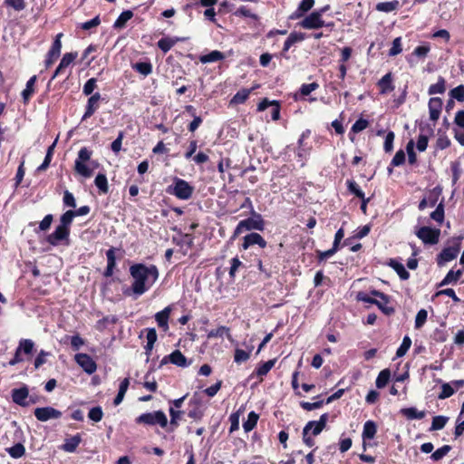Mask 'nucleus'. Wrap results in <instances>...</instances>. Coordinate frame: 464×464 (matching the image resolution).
I'll return each mask as SVG.
<instances>
[{"label": "nucleus", "instance_id": "f257e3e1", "mask_svg": "<svg viewBox=\"0 0 464 464\" xmlns=\"http://www.w3.org/2000/svg\"><path fill=\"white\" fill-rule=\"evenodd\" d=\"M130 273L133 278L131 290L136 295L144 294L159 277V271L155 266L133 265L130 268Z\"/></svg>", "mask_w": 464, "mask_h": 464}, {"label": "nucleus", "instance_id": "f03ea898", "mask_svg": "<svg viewBox=\"0 0 464 464\" xmlns=\"http://www.w3.org/2000/svg\"><path fill=\"white\" fill-rule=\"evenodd\" d=\"M194 188L184 179L175 178L174 184L167 188V192L179 199L187 200L191 198Z\"/></svg>", "mask_w": 464, "mask_h": 464}, {"label": "nucleus", "instance_id": "7ed1b4c3", "mask_svg": "<svg viewBox=\"0 0 464 464\" xmlns=\"http://www.w3.org/2000/svg\"><path fill=\"white\" fill-rule=\"evenodd\" d=\"M136 421L148 425L159 424L162 428L166 427L168 424L167 417L161 411L141 414L137 418Z\"/></svg>", "mask_w": 464, "mask_h": 464}, {"label": "nucleus", "instance_id": "20e7f679", "mask_svg": "<svg viewBox=\"0 0 464 464\" xmlns=\"http://www.w3.org/2000/svg\"><path fill=\"white\" fill-rule=\"evenodd\" d=\"M264 222L261 217L258 215L256 218H248L241 220L234 231V237H237L245 230H263Z\"/></svg>", "mask_w": 464, "mask_h": 464}, {"label": "nucleus", "instance_id": "39448f33", "mask_svg": "<svg viewBox=\"0 0 464 464\" xmlns=\"http://www.w3.org/2000/svg\"><path fill=\"white\" fill-rule=\"evenodd\" d=\"M416 236L424 243L435 245L439 242L440 230L430 227H421L416 232Z\"/></svg>", "mask_w": 464, "mask_h": 464}, {"label": "nucleus", "instance_id": "423d86ee", "mask_svg": "<svg viewBox=\"0 0 464 464\" xmlns=\"http://www.w3.org/2000/svg\"><path fill=\"white\" fill-rule=\"evenodd\" d=\"M299 25L304 29H319L325 25L324 21L322 19L321 12L314 11L309 15L305 16Z\"/></svg>", "mask_w": 464, "mask_h": 464}, {"label": "nucleus", "instance_id": "0eeeda50", "mask_svg": "<svg viewBox=\"0 0 464 464\" xmlns=\"http://www.w3.org/2000/svg\"><path fill=\"white\" fill-rule=\"evenodd\" d=\"M34 413L35 418L40 421L59 419L62 416V412L53 407L36 408Z\"/></svg>", "mask_w": 464, "mask_h": 464}, {"label": "nucleus", "instance_id": "6e6552de", "mask_svg": "<svg viewBox=\"0 0 464 464\" xmlns=\"http://www.w3.org/2000/svg\"><path fill=\"white\" fill-rule=\"evenodd\" d=\"M75 361L89 374L96 371L97 365L95 362L86 353L76 354Z\"/></svg>", "mask_w": 464, "mask_h": 464}, {"label": "nucleus", "instance_id": "1a4fd4ad", "mask_svg": "<svg viewBox=\"0 0 464 464\" xmlns=\"http://www.w3.org/2000/svg\"><path fill=\"white\" fill-rule=\"evenodd\" d=\"M70 234V228L59 225L55 230L47 237V242L52 246H56L59 241L67 239Z\"/></svg>", "mask_w": 464, "mask_h": 464}, {"label": "nucleus", "instance_id": "9d476101", "mask_svg": "<svg viewBox=\"0 0 464 464\" xmlns=\"http://www.w3.org/2000/svg\"><path fill=\"white\" fill-rule=\"evenodd\" d=\"M63 37V34L60 33L56 35L54 42L48 53V58L46 60V67L51 66L53 62L59 57L61 53L62 43L61 38Z\"/></svg>", "mask_w": 464, "mask_h": 464}, {"label": "nucleus", "instance_id": "9b49d317", "mask_svg": "<svg viewBox=\"0 0 464 464\" xmlns=\"http://www.w3.org/2000/svg\"><path fill=\"white\" fill-rule=\"evenodd\" d=\"M459 252V242L456 244L454 246H449L444 248L438 257V264L440 266L446 262H450L456 258L458 253Z\"/></svg>", "mask_w": 464, "mask_h": 464}, {"label": "nucleus", "instance_id": "f8f14e48", "mask_svg": "<svg viewBox=\"0 0 464 464\" xmlns=\"http://www.w3.org/2000/svg\"><path fill=\"white\" fill-rule=\"evenodd\" d=\"M29 395V390L26 386H23L19 389H14L12 391V400L14 403L25 407L29 403L25 401Z\"/></svg>", "mask_w": 464, "mask_h": 464}, {"label": "nucleus", "instance_id": "ddd939ff", "mask_svg": "<svg viewBox=\"0 0 464 464\" xmlns=\"http://www.w3.org/2000/svg\"><path fill=\"white\" fill-rule=\"evenodd\" d=\"M258 245L260 247L264 248L266 246V240L257 233H250L244 237V242L242 246L244 249H247L250 246Z\"/></svg>", "mask_w": 464, "mask_h": 464}, {"label": "nucleus", "instance_id": "4468645a", "mask_svg": "<svg viewBox=\"0 0 464 464\" xmlns=\"http://www.w3.org/2000/svg\"><path fill=\"white\" fill-rule=\"evenodd\" d=\"M442 108V101L440 98L434 97L430 98L429 101V111H430V119L433 121H436L440 114Z\"/></svg>", "mask_w": 464, "mask_h": 464}, {"label": "nucleus", "instance_id": "2eb2a0df", "mask_svg": "<svg viewBox=\"0 0 464 464\" xmlns=\"http://www.w3.org/2000/svg\"><path fill=\"white\" fill-rule=\"evenodd\" d=\"M101 100V94L99 92H95L92 94L87 102L85 113L82 116V121H85L90 118L95 111L98 109V102Z\"/></svg>", "mask_w": 464, "mask_h": 464}, {"label": "nucleus", "instance_id": "dca6fc26", "mask_svg": "<svg viewBox=\"0 0 464 464\" xmlns=\"http://www.w3.org/2000/svg\"><path fill=\"white\" fill-rule=\"evenodd\" d=\"M314 5V0H302L296 11L290 15V19L295 20L301 18L305 13L310 11Z\"/></svg>", "mask_w": 464, "mask_h": 464}, {"label": "nucleus", "instance_id": "f3484780", "mask_svg": "<svg viewBox=\"0 0 464 464\" xmlns=\"http://www.w3.org/2000/svg\"><path fill=\"white\" fill-rule=\"evenodd\" d=\"M171 312V307L167 306L162 311L157 313L155 314V319L158 323L159 327L162 328L164 331H167L169 329V317Z\"/></svg>", "mask_w": 464, "mask_h": 464}, {"label": "nucleus", "instance_id": "a211bd4d", "mask_svg": "<svg viewBox=\"0 0 464 464\" xmlns=\"http://www.w3.org/2000/svg\"><path fill=\"white\" fill-rule=\"evenodd\" d=\"M76 57H77V53H65L63 55V59L61 60L60 64L56 68L54 74L53 76V79L55 78L63 71V69L69 66Z\"/></svg>", "mask_w": 464, "mask_h": 464}, {"label": "nucleus", "instance_id": "6ab92c4d", "mask_svg": "<svg viewBox=\"0 0 464 464\" xmlns=\"http://www.w3.org/2000/svg\"><path fill=\"white\" fill-rule=\"evenodd\" d=\"M401 412L409 420H421L426 415L425 411H418L414 407L401 409Z\"/></svg>", "mask_w": 464, "mask_h": 464}, {"label": "nucleus", "instance_id": "aec40b11", "mask_svg": "<svg viewBox=\"0 0 464 464\" xmlns=\"http://www.w3.org/2000/svg\"><path fill=\"white\" fill-rule=\"evenodd\" d=\"M82 438L80 434H76L70 439H67L62 449L66 452H74L78 445L81 443Z\"/></svg>", "mask_w": 464, "mask_h": 464}, {"label": "nucleus", "instance_id": "412c9836", "mask_svg": "<svg viewBox=\"0 0 464 464\" xmlns=\"http://www.w3.org/2000/svg\"><path fill=\"white\" fill-rule=\"evenodd\" d=\"M169 362L179 367H186L188 365L187 358L179 350H175L169 354Z\"/></svg>", "mask_w": 464, "mask_h": 464}, {"label": "nucleus", "instance_id": "4be33fe9", "mask_svg": "<svg viewBox=\"0 0 464 464\" xmlns=\"http://www.w3.org/2000/svg\"><path fill=\"white\" fill-rule=\"evenodd\" d=\"M389 266L396 271L401 279L407 280L409 278L410 274L401 263H399L394 259H391Z\"/></svg>", "mask_w": 464, "mask_h": 464}, {"label": "nucleus", "instance_id": "5701e85b", "mask_svg": "<svg viewBox=\"0 0 464 464\" xmlns=\"http://www.w3.org/2000/svg\"><path fill=\"white\" fill-rule=\"evenodd\" d=\"M382 93L392 92L394 86L392 83V73H386L378 82Z\"/></svg>", "mask_w": 464, "mask_h": 464}, {"label": "nucleus", "instance_id": "b1692460", "mask_svg": "<svg viewBox=\"0 0 464 464\" xmlns=\"http://www.w3.org/2000/svg\"><path fill=\"white\" fill-rule=\"evenodd\" d=\"M224 58H225V55L223 53H221L220 51L215 50V51L210 52L208 54L202 55L199 60L202 63H213V62H217L219 60H223Z\"/></svg>", "mask_w": 464, "mask_h": 464}, {"label": "nucleus", "instance_id": "393cba45", "mask_svg": "<svg viewBox=\"0 0 464 464\" xmlns=\"http://www.w3.org/2000/svg\"><path fill=\"white\" fill-rule=\"evenodd\" d=\"M376 431H377L376 424L372 420H368L364 423V426H363L362 438L364 440L365 439L372 440L374 438Z\"/></svg>", "mask_w": 464, "mask_h": 464}, {"label": "nucleus", "instance_id": "a878e982", "mask_svg": "<svg viewBox=\"0 0 464 464\" xmlns=\"http://www.w3.org/2000/svg\"><path fill=\"white\" fill-rule=\"evenodd\" d=\"M461 275L462 270L460 269L457 271H449L444 279L440 283L439 286H443L449 284L456 283L460 278Z\"/></svg>", "mask_w": 464, "mask_h": 464}, {"label": "nucleus", "instance_id": "bb28decb", "mask_svg": "<svg viewBox=\"0 0 464 464\" xmlns=\"http://www.w3.org/2000/svg\"><path fill=\"white\" fill-rule=\"evenodd\" d=\"M304 39V34L302 33H291L284 44V51L286 52L295 43L301 42Z\"/></svg>", "mask_w": 464, "mask_h": 464}, {"label": "nucleus", "instance_id": "cd10ccee", "mask_svg": "<svg viewBox=\"0 0 464 464\" xmlns=\"http://www.w3.org/2000/svg\"><path fill=\"white\" fill-rule=\"evenodd\" d=\"M181 39L179 38H169V37H166V38H161L159 42H158V46L159 48L164 52V53H167L169 52L174 45L177 42L180 41Z\"/></svg>", "mask_w": 464, "mask_h": 464}, {"label": "nucleus", "instance_id": "c85d7f7f", "mask_svg": "<svg viewBox=\"0 0 464 464\" xmlns=\"http://www.w3.org/2000/svg\"><path fill=\"white\" fill-rule=\"evenodd\" d=\"M133 16V13L130 10H127L122 12L118 19L115 21L113 27L116 29L123 28L126 23L131 19Z\"/></svg>", "mask_w": 464, "mask_h": 464}, {"label": "nucleus", "instance_id": "c756f323", "mask_svg": "<svg viewBox=\"0 0 464 464\" xmlns=\"http://www.w3.org/2000/svg\"><path fill=\"white\" fill-rule=\"evenodd\" d=\"M56 142H57V139L48 148L46 155H45V158L44 160V162L37 169L38 171H44V170H45L49 167L50 162L52 160V157H53V150L55 148Z\"/></svg>", "mask_w": 464, "mask_h": 464}, {"label": "nucleus", "instance_id": "7c9ffc66", "mask_svg": "<svg viewBox=\"0 0 464 464\" xmlns=\"http://www.w3.org/2000/svg\"><path fill=\"white\" fill-rule=\"evenodd\" d=\"M390 377L391 372L389 369L381 371L375 382L376 387L379 389L385 387L390 380Z\"/></svg>", "mask_w": 464, "mask_h": 464}, {"label": "nucleus", "instance_id": "2f4dec72", "mask_svg": "<svg viewBox=\"0 0 464 464\" xmlns=\"http://www.w3.org/2000/svg\"><path fill=\"white\" fill-rule=\"evenodd\" d=\"M445 83H446V82H445L444 78L441 76L439 77L437 83L430 86L429 91H428L429 94L432 95V94H436V93H444L446 91Z\"/></svg>", "mask_w": 464, "mask_h": 464}, {"label": "nucleus", "instance_id": "473e14b6", "mask_svg": "<svg viewBox=\"0 0 464 464\" xmlns=\"http://www.w3.org/2000/svg\"><path fill=\"white\" fill-rule=\"evenodd\" d=\"M399 6V1L394 0L391 2H382L377 4L376 9L380 12L389 13L394 11Z\"/></svg>", "mask_w": 464, "mask_h": 464}, {"label": "nucleus", "instance_id": "72a5a7b5", "mask_svg": "<svg viewBox=\"0 0 464 464\" xmlns=\"http://www.w3.org/2000/svg\"><path fill=\"white\" fill-rule=\"evenodd\" d=\"M94 183L102 193L105 194L108 192V181L104 174L99 173L95 178Z\"/></svg>", "mask_w": 464, "mask_h": 464}, {"label": "nucleus", "instance_id": "f704fd0d", "mask_svg": "<svg viewBox=\"0 0 464 464\" xmlns=\"http://www.w3.org/2000/svg\"><path fill=\"white\" fill-rule=\"evenodd\" d=\"M258 418H259L258 415L256 412H254V411H251L248 414L246 421H245L243 423V428H244L246 432H248V431L252 430L255 428V426L257 423Z\"/></svg>", "mask_w": 464, "mask_h": 464}, {"label": "nucleus", "instance_id": "c9c22d12", "mask_svg": "<svg viewBox=\"0 0 464 464\" xmlns=\"http://www.w3.org/2000/svg\"><path fill=\"white\" fill-rule=\"evenodd\" d=\"M35 81H36V76L31 77L26 83L25 89L23 91L22 96H23L24 102H26L29 100V98L31 97V95L33 94V92L34 91V85L35 83Z\"/></svg>", "mask_w": 464, "mask_h": 464}, {"label": "nucleus", "instance_id": "e433bc0d", "mask_svg": "<svg viewBox=\"0 0 464 464\" xmlns=\"http://www.w3.org/2000/svg\"><path fill=\"white\" fill-rule=\"evenodd\" d=\"M34 343L30 339H22L19 343V346L17 347V350L20 353H24L25 354H30L33 352Z\"/></svg>", "mask_w": 464, "mask_h": 464}, {"label": "nucleus", "instance_id": "4c0bfd02", "mask_svg": "<svg viewBox=\"0 0 464 464\" xmlns=\"http://www.w3.org/2000/svg\"><path fill=\"white\" fill-rule=\"evenodd\" d=\"M227 334V338L230 339L229 328L226 326H220L217 329L211 330L208 333V339L215 338V337H223V335Z\"/></svg>", "mask_w": 464, "mask_h": 464}, {"label": "nucleus", "instance_id": "58836bf2", "mask_svg": "<svg viewBox=\"0 0 464 464\" xmlns=\"http://www.w3.org/2000/svg\"><path fill=\"white\" fill-rule=\"evenodd\" d=\"M7 451L12 458L17 459L24 455L25 449L23 444L16 443L13 447L7 449Z\"/></svg>", "mask_w": 464, "mask_h": 464}, {"label": "nucleus", "instance_id": "ea45409f", "mask_svg": "<svg viewBox=\"0 0 464 464\" xmlns=\"http://www.w3.org/2000/svg\"><path fill=\"white\" fill-rule=\"evenodd\" d=\"M133 69L140 74L147 76L152 72V65L150 63H137L133 65Z\"/></svg>", "mask_w": 464, "mask_h": 464}, {"label": "nucleus", "instance_id": "a19ab883", "mask_svg": "<svg viewBox=\"0 0 464 464\" xmlns=\"http://www.w3.org/2000/svg\"><path fill=\"white\" fill-rule=\"evenodd\" d=\"M448 418L445 416H435L432 420L430 430H439L445 427Z\"/></svg>", "mask_w": 464, "mask_h": 464}, {"label": "nucleus", "instance_id": "79ce46f5", "mask_svg": "<svg viewBox=\"0 0 464 464\" xmlns=\"http://www.w3.org/2000/svg\"><path fill=\"white\" fill-rule=\"evenodd\" d=\"M75 170L85 178H89L92 175V170L83 162H81V160H75Z\"/></svg>", "mask_w": 464, "mask_h": 464}, {"label": "nucleus", "instance_id": "37998d69", "mask_svg": "<svg viewBox=\"0 0 464 464\" xmlns=\"http://www.w3.org/2000/svg\"><path fill=\"white\" fill-rule=\"evenodd\" d=\"M411 345V338L409 336H404L401 346L398 348V350L396 352L397 357H402L403 355H405L406 353L408 352V350L410 349Z\"/></svg>", "mask_w": 464, "mask_h": 464}, {"label": "nucleus", "instance_id": "c03bdc74", "mask_svg": "<svg viewBox=\"0 0 464 464\" xmlns=\"http://www.w3.org/2000/svg\"><path fill=\"white\" fill-rule=\"evenodd\" d=\"M451 450V447L449 445H444L443 447L438 449L431 454V459L435 461L440 460L443 457H445L450 450Z\"/></svg>", "mask_w": 464, "mask_h": 464}, {"label": "nucleus", "instance_id": "a18cd8bd", "mask_svg": "<svg viewBox=\"0 0 464 464\" xmlns=\"http://www.w3.org/2000/svg\"><path fill=\"white\" fill-rule=\"evenodd\" d=\"M250 94V91L247 89H243L236 93V95L232 98L231 102L233 103H243L248 98Z\"/></svg>", "mask_w": 464, "mask_h": 464}, {"label": "nucleus", "instance_id": "49530a36", "mask_svg": "<svg viewBox=\"0 0 464 464\" xmlns=\"http://www.w3.org/2000/svg\"><path fill=\"white\" fill-rule=\"evenodd\" d=\"M314 421H309L303 430V440L304 442L309 446L312 447L314 444V441L312 438H310L307 434L310 430L314 427Z\"/></svg>", "mask_w": 464, "mask_h": 464}, {"label": "nucleus", "instance_id": "de8ad7c7", "mask_svg": "<svg viewBox=\"0 0 464 464\" xmlns=\"http://www.w3.org/2000/svg\"><path fill=\"white\" fill-rule=\"evenodd\" d=\"M455 390L450 383H443L441 386V392L438 395L440 400H444L453 395Z\"/></svg>", "mask_w": 464, "mask_h": 464}, {"label": "nucleus", "instance_id": "09e8293b", "mask_svg": "<svg viewBox=\"0 0 464 464\" xmlns=\"http://www.w3.org/2000/svg\"><path fill=\"white\" fill-rule=\"evenodd\" d=\"M428 317V313L425 309H420L416 315L415 318V328L419 329L423 326L426 323Z\"/></svg>", "mask_w": 464, "mask_h": 464}, {"label": "nucleus", "instance_id": "8fccbe9b", "mask_svg": "<svg viewBox=\"0 0 464 464\" xmlns=\"http://www.w3.org/2000/svg\"><path fill=\"white\" fill-rule=\"evenodd\" d=\"M430 218L436 222L442 223L444 219V208L441 203L438 205L436 209L430 214Z\"/></svg>", "mask_w": 464, "mask_h": 464}, {"label": "nucleus", "instance_id": "3c124183", "mask_svg": "<svg viewBox=\"0 0 464 464\" xmlns=\"http://www.w3.org/2000/svg\"><path fill=\"white\" fill-rule=\"evenodd\" d=\"M102 410L99 406L92 408L88 413V417L95 422L102 420Z\"/></svg>", "mask_w": 464, "mask_h": 464}, {"label": "nucleus", "instance_id": "603ef678", "mask_svg": "<svg viewBox=\"0 0 464 464\" xmlns=\"http://www.w3.org/2000/svg\"><path fill=\"white\" fill-rule=\"evenodd\" d=\"M74 217L75 216L73 210H67L64 214L62 215L60 218V225L65 227H69Z\"/></svg>", "mask_w": 464, "mask_h": 464}, {"label": "nucleus", "instance_id": "864d4df0", "mask_svg": "<svg viewBox=\"0 0 464 464\" xmlns=\"http://www.w3.org/2000/svg\"><path fill=\"white\" fill-rule=\"evenodd\" d=\"M451 98L456 99L458 102L464 101V85H459L450 92Z\"/></svg>", "mask_w": 464, "mask_h": 464}, {"label": "nucleus", "instance_id": "5fc2aeb1", "mask_svg": "<svg viewBox=\"0 0 464 464\" xmlns=\"http://www.w3.org/2000/svg\"><path fill=\"white\" fill-rule=\"evenodd\" d=\"M276 360H269L263 363L256 371V374L260 377L266 375L274 366Z\"/></svg>", "mask_w": 464, "mask_h": 464}, {"label": "nucleus", "instance_id": "6e6d98bb", "mask_svg": "<svg viewBox=\"0 0 464 464\" xmlns=\"http://www.w3.org/2000/svg\"><path fill=\"white\" fill-rule=\"evenodd\" d=\"M406 150L408 154V160L410 164H414L417 160L416 153L414 152V142L412 140H411L407 146Z\"/></svg>", "mask_w": 464, "mask_h": 464}, {"label": "nucleus", "instance_id": "4d7b16f0", "mask_svg": "<svg viewBox=\"0 0 464 464\" xmlns=\"http://www.w3.org/2000/svg\"><path fill=\"white\" fill-rule=\"evenodd\" d=\"M96 82L97 81L95 78L89 79L83 85L82 92L85 95H91L96 88Z\"/></svg>", "mask_w": 464, "mask_h": 464}, {"label": "nucleus", "instance_id": "13d9d810", "mask_svg": "<svg viewBox=\"0 0 464 464\" xmlns=\"http://www.w3.org/2000/svg\"><path fill=\"white\" fill-rule=\"evenodd\" d=\"M401 51H402V49H401V37H397L392 42V46L389 51V55L395 56V55L401 53Z\"/></svg>", "mask_w": 464, "mask_h": 464}, {"label": "nucleus", "instance_id": "bf43d9fd", "mask_svg": "<svg viewBox=\"0 0 464 464\" xmlns=\"http://www.w3.org/2000/svg\"><path fill=\"white\" fill-rule=\"evenodd\" d=\"M394 137L395 135L393 131H389L387 133L383 145L384 150L386 152H391L392 150Z\"/></svg>", "mask_w": 464, "mask_h": 464}, {"label": "nucleus", "instance_id": "052dcab7", "mask_svg": "<svg viewBox=\"0 0 464 464\" xmlns=\"http://www.w3.org/2000/svg\"><path fill=\"white\" fill-rule=\"evenodd\" d=\"M349 191L354 194L356 197L363 199L364 193L359 188L358 185L352 180L347 181Z\"/></svg>", "mask_w": 464, "mask_h": 464}, {"label": "nucleus", "instance_id": "680f3d73", "mask_svg": "<svg viewBox=\"0 0 464 464\" xmlns=\"http://www.w3.org/2000/svg\"><path fill=\"white\" fill-rule=\"evenodd\" d=\"M323 404H324V401H318L315 402L302 401L300 403L301 407L307 411H311L315 409H319L323 406Z\"/></svg>", "mask_w": 464, "mask_h": 464}, {"label": "nucleus", "instance_id": "e2e57ef3", "mask_svg": "<svg viewBox=\"0 0 464 464\" xmlns=\"http://www.w3.org/2000/svg\"><path fill=\"white\" fill-rule=\"evenodd\" d=\"M249 358V353H246L244 350L237 349L235 352V357L234 360L237 363H241L243 362H246Z\"/></svg>", "mask_w": 464, "mask_h": 464}, {"label": "nucleus", "instance_id": "0e129e2a", "mask_svg": "<svg viewBox=\"0 0 464 464\" xmlns=\"http://www.w3.org/2000/svg\"><path fill=\"white\" fill-rule=\"evenodd\" d=\"M368 126V121L364 119H359L357 120L353 127H352V130L355 133L357 132H360L362 130H363L364 129H366Z\"/></svg>", "mask_w": 464, "mask_h": 464}, {"label": "nucleus", "instance_id": "69168bd1", "mask_svg": "<svg viewBox=\"0 0 464 464\" xmlns=\"http://www.w3.org/2000/svg\"><path fill=\"white\" fill-rule=\"evenodd\" d=\"M404 161H405V153L402 150H400L394 155V157L392 160V164L393 166H400V165L403 164Z\"/></svg>", "mask_w": 464, "mask_h": 464}, {"label": "nucleus", "instance_id": "338daca9", "mask_svg": "<svg viewBox=\"0 0 464 464\" xmlns=\"http://www.w3.org/2000/svg\"><path fill=\"white\" fill-rule=\"evenodd\" d=\"M318 86L319 85L316 82H312L309 84H303L300 89L301 94L304 96L309 95L312 92L316 90L318 88Z\"/></svg>", "mask_w": 464, "mask_h": 464}, {"label": "nucleus", "instance_id": "774afa93", "mask_svg": "<svg viewBox=\"0 0 464 464\" xmlns=\"http://www.w3.org/2000/svg\"><path fill=\"white\" fill-rule=\"evenodd\" d=\"M63 203L67 207H71V208L76 207L75 198H74L73 195L71 192H69L68 190L64 191Z\"/></svg>", "mask_w": 464, "mask_h": 464}]
</instances>
